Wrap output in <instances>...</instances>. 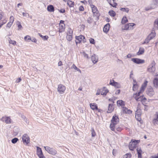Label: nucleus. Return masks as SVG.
I'll return each instance as SVG.
<instances>
[{"label":"nucleus","mask_w":158,"mask_h":158,"mask_svg":"<svg viewBox=\"0 0 158 158\" xmlns=\"http://www.w3.org/2000/svg\"><path fill=\"white\" fill-rule=\"evenodd\" d=\"M139 141V140H135L132 141V140L129 143V149L133 151L134 148H136Z\"/></svg>","instance_id":"nucleus-1"},{"label":"nucleus","mask_w":158,"mask_h":158,"mask_svg":"<svg viewBox=\"0 0 158 158\" xmlns=\"http://www.w3.org/2000/svg\"><path fill=\"white\" fill-rule=\"evenodd\" d=\"M45 150L49 153L52 155H55L57 153V151L52 148L50 147L49 146L44 147Z\"/></svg>","instance_id":"nucleus-2"},{"label":"nucleus","mask_w":158,"mask_h":158,"mask_svg":"<svg viewBox=\"0 0 158 158\" xmlns=\"http://www.w3.org/2000/svg\"><path fill=\"white\" fill-rule=\"evenodd\" d=\"M22 139L23 143L26 144H27L30 142V138L28 135L25 134L23 135Z\"/></svg>","instance_id":"nucleus-3"},{"label":"nucleus","mask_w":158,"mask_h":158,"mask_svg":"<svg viewBox=\"0 0 158 158\" xmlns=\"http://www.w3.org/2000/svg\"><path fill=\"white\" fill-rule=\"evenodd\" d=\"M65 89L66 88L64 85L62 84L58 85L57 88V91L60 94L64 93L65 92Z\"/></svg>","instance_id":"nucleus-4"},{"label":"nucleus","mask_w":158,"mask_h":158,"mask_svg":"<svg viewBox=\"0 0 158 158\" xmlns=\"http://www.w3.org/2000/svg\"><path fill=\"white\" fill-rule=\"evenodd\" d=\"M148 82L147 81H145L144 83L142 84V86L140 90V91L136 95H140V94L143 92L144 90L145 89L147 85Z\"/></svg>","instance_id":"nucleus-5"},{"label":"nucleus","mask_w":158,"mask_h":158,"mask_svg":"<svg viewBox=\"0 0 158 158\" xmlns=\"http://www.w3.org/2000/svg\"><path fill=\"white\" fill-rule=\"evenodd\" d=\"M138 93H136L135 94H134L133 97L137 101H142L144 100H146V98L145 97H144L143 96H140L139 97H138L139 96L138 95H136Z\"/></svg>","instance_id":"nucleus-6"},{"label":"nucleus","mask_w":158,"mask_h":158,"mask_svg":"<svg viewBox=\"0 0 158 158\" xmlns=\"http://www.w3.org/2000/svg\"><path fill=\"white\" fill-rule=\"evenodd\" d=\"M131 60L134 63L138 64H143L144 62V60L137 58H132Z\"/></svg>","instance_id":"nucleus-7"},{"label":"nucleus","mask_w":158,"mask_h":158,"mask_svg":"<svg viewBox=\"0 0 158 158\" xmlns=\"http://www.w3.org/2000/svg\"><path fill=\"white\" fill-rule=\"evenodd\" d=\"M3 122H4L6 124H10L11 122V120L9 117H3L1 119Z\"/></svg>","instance_id":"nucleus-8"},{"label":"nucleus","mask_w":158,"mask_h":158,"mask_svg":"<svg viewBox=\"0 0 158 158\" xmlns=\"http://www.w3.org/2000/svg\"><path fill=\"white\" fill-rule=\"evenodd\" d=\"M37 154L40 158H45L44 156L41 148L37 147Z\"/></svg>","instance_id":"nucleus-9"},{"label":"nucleus","mask_w":158,"mask_h":158,"mask_svg":"<svg viewBox=\"0 0 158 158\" xmlns=\"http://www.w3.org/2000/svg\"><path fill=\"white\" fill-rule=\"evenodd\" d=\"M135 25L134 23L127 24L124 26V28H123L122 29L123 30H130L132 29V27Z\"/></svg>","instance_id":"nucleus-10"},{"label":"nucleus","mask_w":158,"mask_h":158,"mask_svg":"<svg viewBox=\"0 0 158 158\" xmlns=\"http://www.w3.org/2000/svg\"><path fill=\"white\" fill-rule=\"evenodd\" d=\"M155 63L154 62H152L148 68V70L150 72H154L155 70Z\"/></svg>","instance_id":"nucleus-11"},{"label":"nucleus","mask_w":158,"mask_h":158,"mask_svg":"<svg viewBox=\"0 0 158 158\" xmlns=\"http://www.w3.org/2000/svg\"><path fill=\"white\" fill-rule=\"evenodd\" d=\"M76 38L77 39L76 42V44L78 43H79L81 42V41H83L84 42H85V41L84 40L85 39L84 37L82 35H80L79 36H76Z\"/></svg>","instance_id":"nucleus-12"},{"label":"nucleus","mask_w":158,"mask_h":158,"mask_svg":"<svg viewBox=\"0 0 158 158\" xmlns=\"http://www.w3.org/2000/svg\"><path fill=\"white\" fill-rule=\"evenodd\" d=\"M111 122L112 123H114L117 124L119 122V119L118 116H116V115H114L112 117Z\"/></svg>","instance_id":"nucleus-13"},{"label":"nucleus","mask_w":158,"mask_h":158,"mask_svg":"<svg viewBox=\"0 0 158 158\" xmlns=\"http://www.w3.org/2000/svg\"><path fill=\"white\" fill-rule=\"evenodd\" d=\"M152 123L154 125H158V112H156L155 114Z\"/></svg>","instance_id":"nucleus-14"},{"label":"nucleus","mask_w":158,"mask_h":158,"mask_svg":"<svg viewBox=\"0 0 158 158\" xmlns=\"http://www.w3.org/2000/svg\"><path fill=\"white\" fill-rule=\"evenodd\" d=\"M141 115V110L139 109H137L135 112V117L138 121H140L141 119L140 117Z\"/></svg>","instance_id":"nucleus-15"},{"label":"nucleus","mask_w":158,"mask_h":158,"mask_svg":"<svg viewBox=\"0 0 158 158\" xmlns=\"http://www.w3.org/2000/svg\"><path fill=\"white\" fill-rule=\"evenodd\" d=\"M146 93L147 94L150 96H152L154 94L153 89L151 87L147 89Z\"/></svg>","instance_id":"nucleus-16"},{"label":"nucleus","mask_w":158,"mask_h":158,"mask_svg":"<svg viewBox=\"0 0 158 158\" xmlns=\"http://www.w3.org/2000/svg\"><path fill=\"white\" fill-rule=\"evenodd\" d=\"M100 92L101 95L105 96L108 92V90L106 87H103L100 89Z\"/></svg>","instance_id":"nucleus-17"},{"label":"nucleus","mask_w":158,"mask_h":158,"mask_svg":"<svg viewBox=\"0 0 158 158\" xmlns=\"http://www.w3.org/2000/svg\"><path fill=\"white\" fill-rule=\"evenodd\" d=\"M90 7L92 9V11L94 14V15H96L98 11L96 7L93 5L90 4Z\"/></svg>","instance_id":"nucleus-18"},{"label":"nucleus","mask_w":158,"mask_h":158,"mask_svg":"<svg viewBox=\"0 0 158 158\" xmlns=\"http://www.w3.org/2000/svg\"><path fill=\"white\" fill-rule=\"evenodd\" d=\"M91 59L93 63L95 64L98 61V57L95 54H94L91 56Z\"/></svg>","instance_id":"nucleus-19"},{"label":"nucleus","mask_w":158,"mask_h":158,"mask_svg":"<svg viewBox=\"0 0 158 158\" xmlns=\"http://www.w3.org/2000/svg\"><path fill=\"white\" fill-rule=\"evenodd\" d=\"M110 84L118 88H119L121 87V86L119 83L114 81V80L113 82H111L110 81Z\"/></svg>","instance_id":"nucleus-20"},{"label":"nucleus","mask_w":158,"mask_h":158,"mask_svg":"<svg viewBox=\"0 0 158 158\" xmlns=\"http://www.w3.org/2000/svg\"><path fill=\"white\" fill-rule=\"evenodd\" d=\"M153 84L155 87H158V75L155 76L153 80Z\"/></svg>","instance_id":"nucleus-21"},{"label":"nucleus","mask_w":158,"mask_h":158,"mask_svg":"<svg viewBox=\"0 0 158 158\" xmlns=\"http://www.w3.org/2000/svg\"><path fill=\"white\" fill-rule=\"evenodd\" d=\"M156 35V33L155 32V30L152 29L151 33L148 36L150 39H153Z\"/></svg>","instance_id":"nucleus-22"},{"label":"nucleus","mask_w":158,"mask_h":158,"mask_svg":"<svg viewBox=\"0 0 158 158\" xmlns=\"http://www.w3.org/2000/svg\"><path fill=\"white\" fill-rule=\"evenodd\" d=\"M110 27V25L109 23H108L106 24L105 26H104L103 28V31L106 33H107L108 31L109 30Z\"/></svg>","instance_id":"nucleus-23"},{"label":"nucleus","mask_w":158,"mask_h":158,"mask_svg":"<svg viewBox=\"0 0 158 158\" xmlns=\"http://www.w3.org/2000/svg\"><path fill=\"white\" fill-rule=\"evenodd\" d=\"M65 25L64 24H59V32L60 33L64 31Z\"/></svg>","instance_id":"nucleus-24"},{"label":"nucleus","mask_w":158,"mask_h":158,"mask_svg":"<svg viewBox=\"0 0 158 158\" xmlns=\"http://www.w3.org/2000/svg\"><path fill=\"white\" fill-rule=\"evenodd\" d=\"M133 82V90L135 91L137 89L138 85L135 80L134 79Z\"/></svg>","instance_id":"nucleus-25"},{"label":"nucleus","mask_w":158,"mask_h":158,"mask_svg":"<svg viewBox=\"0 0 158 158\" xmlns=\"http://www.w3.org/2000/svg\"><path fill=\"white\" fill-rule=\"evenodd\" d=\"M90 108L92 109L93 110H98V107L95 103H90Z\"/></svg>","instance_id":"nucleus-26"},{"label":"nucleus","mask_w":158,"mask_h":158,"mask_svg":"<svg viewBox=\"0 0 158 158\" xmlns=\"http://www.w3.org/2000/svg\"><path fill=\"white\" fill-rule=\"evenodd\" d=\"M137 151L138 154V158H142V151L140 148H137Z\"/></svg>","instance_id":"nucleus-27"},{"label":"nucleus","mask_w":158,"mask_h":158,"mask_svg":"<svg viewBox=\"0 0 158 158\" xmlns=\"http://www.w3.org/2000/svg\"><path fill=\"white\" fill-rule=\"evenodd\" d=\"M154 30H158V19H156L154 23Z\"/></svg>","instance_id":"nucleus-28"},{"label":"nucleus","mask_w":158,"mask_h":158,"mask_svg":"<svg viewBox=\"0 0 158 158\" xmlns=\"http://www.w3.org/2000/svg\"><path fill=\"white\" fill-rule=\"evenodd\" d=\"M113 105L112 104H110L108 106L107 112L108 113H111L114 109V108L113 107Z\"/></svg>","instance_id":"nucleus-29"},{"label":"nucleus","mask_w":158,"mask_h":158,"mask_svg":"<svg viewBox=\"0 0 158 158\" xmlns=\"http://www.w3.org/2000/svg\"><path fill=\"white\" fill-rule=\"evenodd\" d=\"M47 10L50 12H53L54 10V7L52 5L48 6L47 7Z\"/></svg>","instance_id":"nucleus-30"},{"label":"nucleus","mask_w":158,"mask_h":158,"mask_svg":"<svg viewBox=\"0 0 158 158\" xmlns=\"http://www.w3.org/2000/svg\"><path fill=\"white\" fill-rule=\"evenodd\" d=\"M117 105H119L122 106H125L124 102L122 100H118L117 102Z\"/></svg>","instance_id":"nucleus-31"},{"label":"nucleus","mask_w":158,"mask_h":158,"mask_svg":"<svg viewBox=\"0 0 158 158\" xmlns=\"http://www.w3.org/2000/svg\"><path fill=\"white\" fill-rule=\"evenodd\" d=\"M144 52V48H140L139 52L137 53V54L138 55H141Z\"/></svg>","instance_id":"nucleus-32"},{"label":"nucleus","mask_w":158,"mask_h":158,"mask_svg":"<svg viewBox=\"0 0 158 158\" xmlns=\"http://www.w3.org/2000/svg\"><path fill=\"white\" fill-rule=\"evenodd\" d=\"M116 125V124L115 123H112L111 122L110 125V128L111 130H114L115 128V126Z\"/></svg>","instance_id":"nucleus-33"},{"label":"nucleus","mask_w":158,"mask_h":158,"mask_svg":"<svg viewBox=\"0 0 158 158\" xmlns=\"http://www.w3.org/2000/svg\"><path fill=\"white\" fill-rule=\"evenodd\" d=\"M128 21V20L126 17H124L122 20L121 23L122 24H125Z\"/></svg>","instance_id":"nucleus-34"},{"label":"nucleus","mask_w":158,"mask_h":158,"mask_svg":"<svg viewBox=\"0 0 158 158\" xmlns=\"http://www.w3.org/2000/svg\"><path fill=\"white\" fill-rule=\"evenodd\" d=\"M109 15L112 17H114L115 15V13L113 10L110 11L109 12Z\"/></svg>","instance_id":"nucleus-35"},{"label":"nucleus","mask_w":158,"mask_h":158,"mask_svg":"<svg viewBox=\"0 0 158 158\" xmlns=\"http://www.w3.org/2000/svg\"><path fill=\"white\" fill-rule=\"evenodd\" d=\"M71 68L77 70L78 71L81 73V70L78 68L74 64H73L72 66L71 67Z\"/></svg>","instance_id":"nucleus-36"},{"label":"nucleus","mask_w":158,"mask_h":158,"mask_svg":"<svg viewBox=\"0 0 158 158\" xmlns=\"http://www.w3.org/2000/svg\"><path fill=\"white\" fill-rule=\"evenodd\" d=\"M67 4L70 7H72L73 5V2L71 1L68 0Z\"/></svg>","instance_id":"nucleus-37"},{"label":"nucleus","mask_w":158,"mask_h":158,"mask_svg":"<svg viewBox=\"0 0 158 158\" xmlns=\"http://www.w3.org/2000/svg\"><path fill=\"white\" fill-rule=\"evenodd\" d=\"M131 157V154L130 153H127L124 155L123 158H130Z\"/></svg>","instance_id":"nucleus-38"},{"label":"nucleus","mask_w":158,"mask_h":158,"mask_svg":"<svg viewBox=\"0 0 158 158\" xmlns=\"http://www.w3.org/2000/svg\"><path fill=\"white\" fill-rule=\"evenodd\" d=\"M73 31L70 28H69L68 30V32L67 35H73Z\"/></svg>","instance_id":"nucleus-39"},{"label":"nucleus","mask_w":158,"mask_h":158,"mask_svg":"<svg viewBox=\"0 0 158 158\" xmlns=\"http://www.w3.org/2000/svg\"><path fill=\"white\" fill-rule=\"evenodd\" d=\"M39 35L41 37L43 38L44 40H47L48 38V36L47 35L43 36L40 33H39Z\"/></svg>","instance_id":"nucleus-40"},{"label":"nucleus","mask_w":158,"mask_h":158,"mask_svg":"<svg viewBox=\"0 0 158 158\" xmlns=\"http://www.w3.org/2000/svg\"><path fill=\"white\" fill-rule=\"evenodd\" d=\"M120 10L123 11H125L127 13H128L129 11V9L128 8H121Z\"/></svg>","instance_id":"nucleus-41"},{"label":"nucleus","mask_w":158,"mask_h":158,"mask_svg":"<svg viewBox=\"0 0 158 158\" xmlns=\"http://www.w3.org/2000/svg\"><path fill=\"white\" fill-rule=\"evenodd\" d=\"M66 38L69 41H71L72 39V35H67L66 36Z\"/></svg>","instance_id":"nucleus-42"},{"label":"nucleus","mask_w":158,"mask_h":158,"mask_svg":"<svg viewBox=\"0 0 158 158\" xmlns=\"http://www.w3.org/2000/svg\"><path fill=\"white\" fill-rule=\"evenodd\" d=\"M81 53L82 55L85 58H86L87 59H89V56L87 54H86L85 52H83Z\"/></svg>","instance_id":"nucleus-43"},{"label":"nucleus","mask_w":158,"mask_h":158,"mask_svg":"<svg viewBox=\"0 0 158 158\" xmlns=\"http://www.w3.org/2000/svg\"><path fill=\"white\" fill-rule=\"evenodd\" d=\"M91 134L92 137H94L96 135L95 131L93 128H92L91 129Z\"/></svg>","instance_id":"nucleus-44"},{"label":"nucleus","mask_w":158,"mask_h":158,"mask_svg":"<svg viewBox=\"0 0 158 158\" xmlns=\"http://www.w3.org/2000/svg\"><path fill=\"white\" fill-rule=\"evenodd\" d=\"M18 140L19 139L17 138H15L12 139L11 142L12 143L14 144L16 143Z\"/></svg>","instance_id":"nucleus-45"},{"label":"nucleus","mask_w":158,"mask_h":158,"mask_svg":"<svg viewBox=\"0 0 158 158\" xmlns=\"http://www.w3.org/2000/svg\"><path fill=\"white\" fill-rule=\"evenodd\" d=\"M9 43L14 45L16 44V42L15 41L12 40L10 39L9 40Z\"/></svg>","instance_id":"nucleus-46"},{"label":"nucleus","mask_w":158,"mask_h":158,"mask_svg":"<svg viewBox=\"0 0 158 158\" xmlns=\"http://www.w3.org/2000/svg\"><path fill=\"white\" fill-rule=\"evenodd\" d=\"M24 39L25 41H27L29 40H31V38L30 36L27 35L24 37Z\"/></svg>","instance_id":"nucleus-47"},{"label":"nucleus","mask_w":158,"mask_h":158,"mask_svg":"<svg viewBox=\"0 0 158 158\" xmlns=\"http://www.w3.org/2000/svg\"><path fill=\"white\" fill-rule=\"evenodd\" d=\"M128 109L125 107H123V114H127Z\"/></svg>","instance_id":"nucleus-48"},{"label":"nucleus","mask_w":158,"mask_h":158,"mask_svg":"<svg viewBox=\"0 0 158 158\" xmlns=\"http://www.w3.org/2000/svg\"><path fill=\"white\" fill-rule=\"evenodd\" d=\"M155 8V7H152V6H150L145 8V10L146 11H148L152 10V9H154Z\"/></svg>","instance_id":"nucleus-49"},{"label":"nucleus","mask_w":158,"mask_h":158,"mask_svg":"<svg viewBox=\"0 0 158 158\" xmlns=\"http://www.w3.org/2000/svg\"><path fill=\"white\" fill-rule=\"evenodd\" d=\"M93 19L90 17H89L87 19V22L89 23H91L93 22Z\"/></svg>","instance_id":"nucleus-50"},{"label":"nucleus","mask_w":158,"mask_h":158,"mask_svg":"<svg viewBox=\"0 0 158 158\" xmlns=\"http://www.w3.org/2000/svg\"><path fill=\"white\" fill-rule=\"evenodd\" d=\"M90 43L93 44H94L95 43L94 40L93 38H90L89 39Z\"/></svg>","instance_id":"nucleus-51"},{"label":"nucleus","mask_w":158,"mask_h":158,"mask_svg":"<svg viewBox=\"0 0 158 158\" xmlns=\"http://www.w3.org/2000/svg\"><path fill=\"white\" fill-rule=\"evenodd\" d=\"M10 19V22L13 23L14 20V18L13 16H11Z\"/></svg>","instance_id":"nucleus-52"},{"label":"nucleus","mask_w":158,"mask_h":158,"mask_svg":"<svg viewBox=\"0 0 158 158\" xmlns=\"http://www.w3.org/2000/svg\"><path fill=\"white\" fill-rule=\"evenodd\" d=\"M109 3L113 7H116V6L117 4L116 3H114L113 4H112L109 1Z\"/></svg>","instance_id":"nucleus-53"},{"label":"nucleus","mask_w":158,"mask_h":158,"mask_svg":"<svg viewBox=\"0 0 158 158\" xmlns=\"http://www.w3.org/2000/svg\"><path fill=\"white\" fill-rule=\"evenodd\" d=\"M12 23L10 22H9L7 24V26H6V27H8V28H10L11 26L12 25Z\"/></svg>","instance_id":"nucleus-54"},{"label":"nucleus","mask_w":158,"mask_h":158,"mask_svg":"<svg viewBox=\"0 0 158 158\" xmlns=\"http://www.w3.org/2000/svg\"><path fill=\"white\" fill-rule=\"evenodd\" d=\"M151 40V39H150V38H149L148 36L147 37V38L145 40L147 43V44H148L149 41Z\"/></svg>","instance_id":"nucleus-55"},{"label":"nucleus","mask_w":158,"mask_h":158,"mask_svg":"<svg viewBox=\"0 0 158 158\" xmlns=\"http://www.w3.org/2000/svg\"><path fill=\"white\" fill-rule=\"evenodd\" d=\"M7 22V20L6 19L3 20H2L1 23H0L2 25L5 24Z\"/></svg>","instance_id":"nucleus-56"},{"label":"nucleus","mask_w":158,"mask_h":158,"mask_svg":"<svg viewBox=\"0 0 158 158\" xmlns=\"http://www.w3.org/2000/svg\"><path fill=\"white\" fill-rule=\"evenodd\" d=\"M79 10L80 11H83L84 10V7L82 6H81L79 7Z\"/></svg>","instance_id":"nucleus-57"},{"label":"nucleus","mask_w":158,"mask_h":158,"mask_svg":"<svg viewBox=\"0 0 158 158\" xmlns=\"http://www.w3.org/2000/svg\"><path fill=\"white\" fill-rule=\"evenodd\" d=\"M153 2L154 5H157L158 3V0H153Z\"/></svg>","instance_id":"nucleus-58"},{"label":"nucleus","mask_w":158,"mask_h":158,"mask_svg":"<svg viewBox=\"0 0 158 158\" xmlns=\"http://www.w3.org/2000/svg\"><path fill=\"white\" fill-rule=\"evenodd\" d=\"M120 89L117 90L115 92V94H120Z\"/></svg>","instance_id":"nucleus-59"},{"label":"nucleus","mask_w":158,"mask_h":158,"mask_svg":"<svg viewBox=\"0 0 158 158\" xmlns=\"http://www.w3.org/2000/svg\"><path fill=\"white\" fill-rule=\"evenodd\" d=\"M23 16L24 17H27V16H28L29 15L28 13H25L24 12H23Z\"/></svg>","instance_id":"nucleus-60"},{"label":"nucleus","mask_w":158,"mask_h":158,"mask_svg":"<svg viewBox=\"0 0 158 158\" xmlns=\"http://www.w3.org/2000/svg\"><path fill=\"white\" fill-rule=\"evenodd\" d=\"M65 10L64 9H62L59 10V11L61 13H64L65 12Z\"/></svg>","instance_id":"nucleus-61"},{"label":"nucleus","mask_w":158,"mask_h":158,"mask_svg":"<svg viewBox=\"0 0 158 158\" xmlns=\"http://www.w3.org/2000/svg\"><path fill=\"white\" fill-rule=\"evenodd\" d=\"M62 65V61H59L58 63V66H60Z\"/></svg>","instance_id":"nucleus-62"},{"label":"nucleus","mask_w":158,"mask_h":158,"mask_svg":"<svg viewBox=\"0 0 158 158\" xmlns=\"http://www.w3.org/2000/svg\"><path fill=\"white\" fill-rule=\"evenodd\" d=\"M21 79L20 78H18L16 81V82L17 83L21 81Z\"/></svg>","instance_id":"nucleus-63"},{"label":"nucleus","mask_w":158,"mask_h":158,"mask_svg":"<svg viewBox=\"0 0 158 158\" xmlns=\"http://www.w3.org/2000/svg\"><path fill=\"white\" fill-rule=\"evenodd\" d=\"M18 30H21V29L22 28V27L21 25H19L18 26Z\"/></svg>","instance_id":"nucleus-64"}]
</instances>
